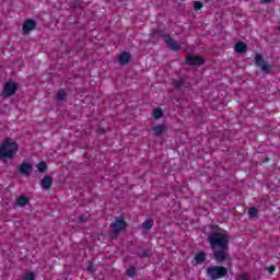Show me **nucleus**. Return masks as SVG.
<instances>
[{
	"mask_svg": "<svg viewBox=\"0 0 280 280\" xmlns=\"http://www.w3.org/2000/svg\"><path fill=\"white\" fill-rule=\"evenodd\" d=\"M208 242L210 248L213 250V257L215 261H219L221 264L222 261L231 259V253L229 252L231 235H229V233H210L208 235Z\"/></svg>",
	"mask_w": 280,
	"mask_h": 280,
	"instance_id": "1",
	"label": "nucleus"
},
{
	"mask_svg": "<svg viewBox=\"0 0 280 280\" xmlns=\"http://www.w3.org/2000/svg\"><path fill=\"white\" fill-rule=\"evenodd\" d=\"M19 152V144L12 138H5L0 143V161L5 159H14V155Z\"/></svg>",
	"mask_w": 280,
	"mask_h": 280,
	"instance_id": "2",
	"label": "nucleus"
},
{
	"mask_svg": "<svg viewBox=\"0 0 280 280\" xmlns=\"http://www.w3.org/2000/svg\"><path fill=\"white\" fill-rule=\"evenodd\" d=\"M207 276L212 280L224 279L229 275V269L224 266L213 265L206 269Z\"/></svg>",
	"mask_w": 280,
	"mask_h": 280,
	"instance_id": "3",
	"label": "nucleus"
},
{
	"mask_svg": "<svg viewBox=\"0 0 280 280\" xmlns=\"http://www.w3.org/2000/svg\"><path fill=\"white\" fill-rule=\"evenodd\" d=\"M256 67H259L264 73H272V66L266 63L261 54H256L254 57Z\"/></svg>",
	"mask_w": 280,
	"mask_h": 280,
	"instance_id": "4",
	"label": "nucleus"
},
{
	"mask_svg": "<svg viewBox=\"0 0 280 280\" xmlns=\"http://www.w3.org/2000/svg\"><path fill=\"white\" fill-rule=\"evenodd\" d=\"M126 226L128 224L126 223V220L124 219H118L114 223H112V232H110V237H117L121 231H125Z\"/></svg>",
	"mask_w": 280,
	"mask_h": 280,
	"instance_id": "5",
	"label": "nucleus"
},
{
	"mask_svg": "<svg viewBox=\"0 0 280 280\" xmlns=\"http://www.w3.org/2000/svg\"><path fill=\"white\" fill-rule=\"evenodd\" d=\"M205 62L206 60L202 56L188 55L185 59V65H188V67H202Z\"/></svg>",
	"mask_w": 280,
	"mask_h": 280,
	"instance_id": "6",
	"label": "nucleus"
},
{
	"mask_svg": "<svg viewBox=\"0 0 280 280\" xmlns=\"http://www.w3.org/2000/svg\"><path fill=\"white\" fill-rule=\"evenodd\" d=\"M16 91H19V85L12 81H9L3 86L2 97H12L13 95H16Z\"/></svg>",
	"mask_w": 280,
	"mask_h": 280,
	"instance_id": "7",
	"label": "nucleus"
},
{
	"mask_svg": "<svg viewBox=\"0 0 280 280\" xmlns=\"http://www.w3.org/2000/svg\"><path fill=\"white\" fill-rule=\"evenodd\" d=\"M164 43L168 45V49H171L172 51H180V49H183V46L170 35H164Z\"/></svg>",
	"mask_w": 280,
	"mask_h": 280,
	"instance_id": "8",
	"label": "nucleus"
},
{
	"mask_svg": "<svg viewBox=\"0 0 280 280\" xmlns=\"http://www.w3.org/2000/svg\"><path fill=\"white\" fill-rule=\"evenodd\" d=\"M24 34H30V32H34L36 30V21L28 19L24 22L22 26Z\"/></svg>",
	"mask_w": 280,
	"mask_h": 280,
	"instance_id": "9",
	"label": "nucleus"
},
{
	"mask_svg": "<svg viewBox=\"0 0 280 280\" xmlns=\"http://www.w3.org/2000/svg\"><path fill=\"white\" fill-rule=\"evenodd\" d=\"M32 164L28 162H23L19 166V172L22 174V176H31L32 175Z\"/></svg>",
	"mask_w": 280,
	"mask_h": 280,
	"instance_id": "10",
	"label": "nucleus"
},
{
	"mask_svg": "<svg viewBox=\"0 0 280 280\" xmlns=\"http://www.w3.org/2000/svg\"><path fill=\"white\" fill-rule=\"evenodd\" d=\"M40 185L45 189V191H49V189H51V185H54V178L49 175H46L42 179Z\"/></svg>",
	"mask_w": 280,
	"mask_h": 280,
	"instance_id": "11",
	"label": "nucleus"
},
{
	"mask_svg": "<svg viewBox=\"0 0 280 280\" xmlns=\"http://www.w3.org/2000/svg\"><path fill=\"white\" fill-rule=\"evenodd\" d=\"M130 58H131L130 52L124 51L119 55L118 62L121 66L128 65V62H130Z\"/></svg>",
	"mask_w": 280,
	"mask_h": 280,
	"instance_id": "12",
	"label": "nucleus"
},
{
	"mask_svg": "<svg viewBox=\"0 0 280 280\" xmlns=\"http://www.w3.org/2000/svg\"><path fill=\"white\" fill-rule=\"evenodd\" d=\"M246 49H248V46L244 42H237L235 44L234 50L236 54H246Z\"/></svg>",
	"mask_w": 280,
	"mask_h": 280,
	"instance_id": "13",
	"label": "nucleus"
},
{
	"mask_svg": "<svg viewBox=\"0 0 280 280\" xmlns=\"http://www.w3.org/2000/svg\"><path fill=\"white\" fill-rule=\"evenodd\" d=\"M152 130H153L155 137H161V135H163L167 130V126L156 125V126H153Z\"/></svg>",
	"mask_w": 280,
	"mask_h": 280,
	"instance_id": "14",
	"label": "nucleus"
},
{
	"mask_svg": "<svg viewBox=\"0 0 280 280\" xmlns=\"http://www.w3.org/2000/svg\"><path fill=\"white\" fill-rule=\"evenodd\" d=\"M16 205L18 207H27V205H30V198L26 196H20L16 199Z\"/></svg>",
	"mask_w": 280,
	"mask_h": 280,
	"instance_id": "15",
	"label": "nucleus"
},
{
	"mask_svg": "<svg viewBox=\"0 0 280 280\" xmlns=\"http://www.w3.org/2000/svg\"><path fill=\"white\" fill-rule=\"evenodd\" d=\"M185 84H186V80L183 78L173 81V86L175 91H180L182 86H185Z\"/></svg>",
	"mask_w": 280,
	"mask_h": 280,
	"instance_id": "16",
	"label": "nucleus"
},
{
	"mask_svg": "<svg viewBox=\"0 0 280 280\" xmlns=\"http://www.w3.org/2000/svg\"><path fill=\"white\" fill-rule=\"evenodd\" d=\"M195 260L197 264H205L207 260V254L205 252H199L195 255Z\"/></svg>",
	"mask_w": 280,
	"mask_h": 280,
	"instance_id": "17",
	"label": "nucleus"
},
{
	"mask_svg": "<svg viewBox=\"0 0 280 280\" xmlns=\"http://www.w3.org/2000/svg\"><path fill=\"white\" fill-rule=\"evenodd\" d=\"M57 102H63L67 100V91L65 89H60L56 94Z\"/></svg>",
	"mask_w": 280,
	"mask_h": 280,
	"instance_id": "18",
	"label": "nucleus"
},
{
	"mask_svg": "<svg viewBox=\"0 0 280 280\" xmlns=\"http://www.w3.org/2000/svg\"><path fill=\"white\" fill-rule=\"evenodd\" d=\"M152 115L155 119H161L163 117V109L161 107H158L153 109Z\"/></svg>",
	"mask_w": 280,
	"mask_h": 280,
	"instance_id": "19",
	"label": "nucleus"
},
{
	"mask_svg": "<svg viewBox=\"0 0 280 280\" xmlns=\"http://www.w3.org/2000/svg\"><path fill=\"white\" fill-rule=\"evenodd\" d=\"M127 277H130L133 279V277H137V268L136 267H130L126 270Z\"/></svg>",
	"mask_w": 280,
	"mask_h": 280,
	"instance_id": "20",
	"label": "nucleus"
},
{
	"mask_svg": "<svg viewBox=\"0 0 280 280\" xmlns=\"http://www.w3.org/2000/svg\"><path fill=\"white\" fill-rule=\"evenodd\" d=\"M37 171H38L40 174L47 172V163H45V162H39V163L37 164Z\"/></svg>",
	"mask_w": 280,
	"mask_h": 280,
	"instance_id": "21",
	"label": "nucleus"
},
{
	"mask_svg": "<svg viewBox=\"0 0 280 280\" xmlns=\"http://www.w3.org/2000/svg\"><path fill=\"white\" fill-rule=\"evenodd\" d=\"M258 213H259V210L255 207H252L248 209L249 218H257Z\"/></svg>",
	"mask_w": 280,
	"mask_h": 280,
	"instance_id": "22",
	"label": "nucleus"
},
{
	"mask_svg": "<svg viewBox=\"0 0 280 280\" xmlns=\"http://www.w3.org/2000/svg\"><path fill=\"white\" fill-rule=\"evenodd\" d=\"M152 226H154V223L152 222V220H145L142 223V229H145L147 231H150V229H152Z\"/></svg>",
	"mask_w": 280,
	"mask_h": 280,
	"instance_id": "23",
	"label": "nucleus"
},
{
	"mask_svg": "<svg viewBox=\"0 0 280 280\" xmlns=\"http://www.w3.org/2000/svg\"><path fill=\"white\" fill-rule=\"evenodd\" d=\"M201 8H205V4L202 3V1H195L194 2V10H195V12L200 11Z\"/></svg>",
	"mask_w": 280,
	"mask_h": 280,
	"instance_id": "24",
	"label": "nucleus"
},
{
	"mask_svg": "<svg viewBox=\"0 0 280 280\" xmlns=\"http://www.w3.org/2000/svg\"><path fill=\"white\" fill-rule=\"evenodd\" d=\"M34 279H36V275H34V272H27L23 277V280H34Z\"/></svg>",
	"mask_w": 280,
	"mask_h": 280,
	"instance_id": "25",
	"label": "nucleus"
},
{
	"mask_svg": "<svg viewBox=\"0 0 280 280\" xmlns=\"http://www.w3.org/2000/svg\"><path fill=\"white\" fill-rule=\"evenodd\" d=\"M86 220H89V217H86V214H81V215L78 218L79 224H82L83 222H86Z\"/></svg>",
	"mask_w": 280,
	"mask_h": 280,
	"instance_id": "26",
	"label": "nucleus"
},
{
	"mask_svg": "<svg viewBox=\"0 0 280 280\" xmlns=\"http://www.w3.org/2000/svg\"><path fill=\"white\" fill-rule=\"evenodd\" d=\"M236 280H248V273H241Z\"/></svg>",
	"mask_w": 280,
	"mask_h": 280,
	"instance_id": "27",
	"label": "nucleus"
},
{
	"mask_svg": "<svg viewBox=\"0 0 280 280\" xmlns=\"http://www.w3.org/2000/svg\"><path fill=\"white\" fill-rule=\"evenodd\" d=\"M277 270V267L275 265H271L270 267L267 268V272H269V275H272V272H275Z\"/></svg>",
	"mask_w": 280,
	"mask_h": 280,
	"instance_id": "28",
	"label": "nucleus"
},
{
	"mask_svg": "<svg viewBox=\"0 0 280 280\" xmlns=\"http://www.w3.org/2000/svg\"><path fill=\"white\" fill-rule=\"evenodd\" d=\"M88 272H95V266H93V264L88 266Z\"/></svg>",
	"mask_w": 280,
	"mask_h": 280,
	"instance_id": "29",
	"label": "nucleus"
},
{
	"mask_svg": "<svg viewBox=\"0 0 280 280\" xmlns=\"http://www.w3.org/2000/svg\"><path fill=\"white\" fill-rule=\"evenodd\" d=\"M141 257H143L144 259L150 257V253L148 250H143L141 254Z\"/></svg>",
	"mask_w": 280,
	"mask_h": 280,
	"instance_id": "30",
	"label": "nucleus"
},
{
	"mask_svg": "<svg viewBox=\"0 0 280 280\" xmlns=\"http://www.w3.org/2000/svg\"><path fill=\"white\" fill-rule=\"evenodd\" d=\"M106 132V130L104 128H98V135H104Z\"/></svg>",
	"mask_w": 280,
	"mask_h": 280,
	"instance_id": "31",
	"label": "nucleus"
},
{
	"mask_svg": "<svg viewBox=\"0 0 280 280\" xmlns=\"http://www.w3.org/2000/svg\"><path fill=\"white\" fill-rule=\"evenodd\" d=\"M261 1V3H270V1H272V0H260Z\"/></svg>",
	"mask_w": 280,
	"mask_h": 280,
	"instance_id": "32",
	"label": "nucleus"
},
{
	"mask_svg": "<svg viewBox=\"0 0 280 280\" xmlns=\"http://www.w3.org/2000/svg\"><path fill=\"white\" fill-rule=\"evenodd\" d=\"M268 161V159H266L265 163Z\"/></svg>",
	"mask_w": 280,
	"mask_h": 280,
	"instance_id": "33",
	"label": "nucleus"
}]
</instances>
